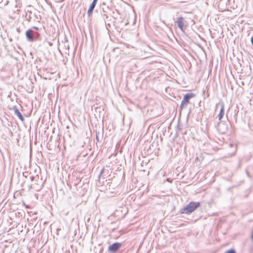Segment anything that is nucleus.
Here are the masks:
<instances>
[{
  "mask_svg": "<svg viewBox=\"0 0 253 253\" xmlns=\"http://www.w3.org/2000/svg\"><path fill=\"white\" fill-rule=\"evenodd\" d=\"M200 205V203L199 202H191L183 209L182 213L187 214L190 213L198 208Z\"/></svg>",
  "mask_w": 253,
  "mask_h": 253,
  "instance_id": "1",
  "label": "nucleus"
},
{
  "mask_svg": "<svg viewBox=\"0 0 253 253\" xmlns=\"http://www.w3.org/2000/svg\"><path fill=\"white\" fill-rule=\"evenodd\" d=\"M195 96L194 93H187L183 97V99L180 104V108L182 109L185 105H186L189 102V99Z\"/></svg>",
  "mask_w": 253,
  "mask_h": 253,
  "instance_id": "2",
  "label": "nucleus"
},
{
  "mask_svg": "<svg viewBox=\"0 0 253 253\" xmlns=\"http://www.w3.org/2000/svg\"><path fill=\"white\" fill-rule=\"evenodd\" d=\"M122 246L121 243H115L108 247V251L111 252H117Z\"/></svg>",
  "mask_w": 253,
  "mask_h": 253,
  "instance_id": "3",
  "label": "nucleus"
},
{
  "mask_svg": "<svg viewBox=\"0 0 253 253\" xmlns=\"http://www.w3.org/2000/svg\"><path fill=\"white\" fill-rule=\"evenodd\" d=\"M33 33V31L31 29L27 31L26 33V37L29 41L33 42L34 41V38Z\"/></svg>",
  "mask_w": 253,
  "mask_h": 253,
  "instance_id": "4",
  "label": "nucleus"
},
{
  "mask_svg": "<svg viewBox=\"0 0 253 253\" xmlns=\"http://www.w3.org/2000/svg\"><path fill=\"white\" fill-rule=\"evenodd\" d=\"M98 0H93L92 3L90 5L88 10L87 11V14L88 16H90L92 14V13L93 12V10L96 5V2Z\"/></svg>",
  "mask_w": 253,
  "mask_h": 253,
  "instance_id": "5",
  "label": "nucleus"
},
{
  "mask_svg": "<svg viewBox=\"0 0 253 253\" xmlns=\"http://www.w3.org/2000/svg\"><path fill=\"white\" fill-rule=\"evenodd\" d=\"M177 24L178 27L181 30H183L184 27V19L183 17H180L177 19Z\"/></svg>",
  "mask_w": 253,
  "mask_h": 253,
  "instance_id": "6",
  "label": "nucleus"
},
{
  "mask_svg": "<svg viewBox=\"0 0 253 253\" xmlns=\"http://www.w3.org/2000/svg\"><path fill=\"white\" fill-rule=\"evenodd\" d=\"M224 104H222L221 108L220 109V113L218 116V120H221L223 117L224 115Z\"/></svg>",
  "mask_w": 253,
  "mask_h": 253,
  "instance_id": "7",
  "label": "nucleus"
},
{
  "mask_svg": "<svg viewBox=\"0 0 253 253\" xmlns=\"http://www.w3.org/2000/svg\"><path fill=\"white\" fill-rule=\"evenodd\" d=\"M225 253H236V252L234 250H230L225 252Z\"/></svg>",
  "mask_w": 253,
  "mask_h": 253,
  "instance_id": "8",
  "label": "nucleus"
},
{
  "mask_svg": "<svg viewBox=\"0 0 253 253\" xmlns=\"http://www.w3.org/2000/svg\"><path fill=\"white\" fill-rule=\"evenodd\" d=\"M251 42H252V44H253V38H252L251 39Z\"/></svg>",
  "mask_w": 253,
  "mask_h": 253,
  "instance_id": "9",
  "label": "nucleus"
},
{
  "mask_svg": "<svg viewBox=\"0 0 253 253\" xmlns=\"http://www.w3.org/2000/svg\"><path fill=\"white\" fill-rule=\"evenodd\" d=\"M251 238L253 240V233H252V236H251Z\"/></svg>",
  "mask_w": 253,
  "mask_h": 253,
  "instance_id": "10",
  "label": "nucleus"
},
{
  "mask_svg": "<svg viewBox=\"0 0 253 253\" xmlns=\"http://www.w3.org/2000/svg\"><path fill=\"white\" fill-rule=\"evenodd\" d=\"M19 117H20V118L21 119L22 118V116L20 114V115H19Z\"/></svg>",
  "mask_w": 253,
  "mask_h": 253,
  "instance_id": "11",
  "label": "nucleus"
}]
</instances>
